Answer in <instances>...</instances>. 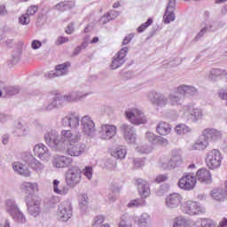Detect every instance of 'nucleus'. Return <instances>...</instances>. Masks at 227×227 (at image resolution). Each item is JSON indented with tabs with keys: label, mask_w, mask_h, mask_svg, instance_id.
<instances>
[{
	"label": "nucleus",
	"mask_w": 227,
	"mask_h": 227,
	"mask_svg": "<svg viewBox=\"0 0 227 227\" xmlns=\"http://www.w3.org/2000/svg\"><path fill=\"white\" fill-rule=\"evenodd\" d=\"M20 189L25 194L30 195L26 198L28 213L30 215L37 217L40 215V199L33 197V194L38 192V184L25 182L21 184Z\"/></svg>",
	"instance_id": "f257e3e1"
},
{
	"label": "nucleus",
	"mask_w": 227,
	"mask_h": 227,
	"mask_svg": "<svg viewBox=\"0 0 227 227\" xmlns=\"http://www.w3.org/2000/svg\"><path fill=\"white\" fill-rule=\"evenodd\" d=\"M44 139L51 148H56V146L63 147L65 145H72V143H77L78 141L77 137L74 136L70 130H63L60 139L56 131L47 132L44 135Z\"/></svg>",
	"instance_id": "f03ea898"
},
{
	"label": "nucleus",
	"mask_w": 227,
	"mask_h": 227,
	"mask_svg": "<svg viewBox=\"0 0 227 227\" xmlns=\"http://www.w3.org/2000/svg\"><path fill=\"white\" fill-rule=\"evenodd\" d=\"M182 162V156L176 152H173L171 156H164L160 159L159 168L160 169H171L176 168Z\"/></svg>",
	"instance_id": "7ed1b4c3"
},
{
	"label": "nucleus",
	"mask_w": 227,
	"mask_h": 227,
	"mask_svg": "<svg viewBox=\"0 0 227 227\" xmlns=\"http://www.w3.org/2000/svg\"><path fill=\"white\" fill-rule=\"evenodd\" d=\"M223 155L219 149H213L209 151L206 156V164L209 169H217L221 167Z\"/></svg>",
	"instance_id": "20e7f679"
},
{
	"label": "nucleus",
	"mask_w": 227,
	"mask_h": 227,
	"mask_svg": "<svg viewBox=\"0 0 227 227\" xmlns=\"http://www.w3.org/2000/svg\"><path fill=\"white\" fill-rule=\"evenodd\" d=\"M126 118L130 121L133 125H141L146 123V117L145 114L141 112V110L137 108H132L125 113Z\"/></svg>",
	"instance_id": "39448f33"
},
{
	"label": "nucleus",
	"mask_w": 227,
	"mask_h": 227,
	"mask_svg": "<svg viewBox=\"0 0 227 227\" xmlns=\"http://www.w3.org/2000/svg\"><path fill=\"white\" fill-rule=\"evenodd\" d=\"M198 183L196 176L194 175L188 173L184 174L178 181V187L183 191H192L196 187Z\"/></svg>",
	"instance_id": "423d86ee"
},
{
	"label": "nucleus",
	"mask_w": 227,
	"mask_h": 227,
	"mask_svg": "<svg viewBox=\"0 0 227 227\" xmlns=\"http://www.w3.org/2000/svg\"><path fill=\"white\" fill-rule=\"evenodd\" d=\"M82 175V170H81V168L77 167H72L69 168L66 176V182L67 185H71V187L77 185V184L81 182Z\"/></svg>",
	"instance_id": "0eeeda50"
},
{
	"label": "nucleus",
	"mask_w": 227,
	"mask_h": 227,
	"mask_svg": "<svg viewBox=\"0 0 227 227\" xmlns=\"http://www.w3.org/2000/svg\"><path fill=\"white\" fill-rule=\"evenodd\" d=\"M179 95H192L193 93H196V90L194 87H189L186 85H181L177 88V92L176 95L170 96V104L171 106H178V102H180V98H178Z\"/></svg>",
	"instance_id": "6e6552de"
},
{
	"label": "nucleus",
	"mask_w": 227,
	"mask_h": 227,
	"mask_svg": "<svg viewBox=\"0 0 227 227\" xmlns=\"http://www.w3.org/2000/svg\"><path fill=\"white\" fill-rule=\"evenodd\" d=\"M182 210L184 214H189V215H198L201 214V207L198 205V202L188 200L182 205Z\"/></svg>",
	"instance_id": "1a4fd4ad"
},
{
	"label": "nucleus",
	"mask_w": 227,
	"mask_h": 227,
	"mask_svg": "<svg viewBox=\"0 0 227 227\" xmlns=\"http://www.w3.org/2000/svg\"><path fill=\"white\" fill-rule=\"evenodd\" d=\"M127 52H129V48H122L114 57L110 66L112 70H116V68H120L123 63H125V56H127Z\"/></svg>",
	"instance_id": "9d476101"
},
{
	"label": "nucleus",
	"mask_w": 227,
	"mask_h": 227,
	"mask_svg": "<svg viewBox=\"0 0 227 227\" xmlns=\"http://www.w3.org/2000/svg\"><path fill=\"white\" fill-rule=\"evenodd\" d=\"M82 132L85 136H91L95 133V122L90 116H84L82 119Z\"/></svg>",
	"instance_id": "9b49d317"
},
{
	"label": "nucleus",
	"mask_w": 227,
	"mask_h": 227,
	"mask_svg": "<svg viewBox=\"0 0 227 227\" xmlns=\"http://www.w3.org/2000/svg\"><path fill=\"white\" fill-rule=\"evenodd\" d=\"M7 212H9L14 219L20 221V223H26V217L19 210L17 206L13 204L12 200L7 201Z\"/></svg>",
	"instance_id": "f8f14e48"
},
{
	"label": "nucleus",
	"mask_w": 227,
	"mask_h": 227,
	"mask_svg": "<svg viewBox=\"0 0 227 227\" xmlns=\"http://www.w3.org/2000/svg\"><path fill=\"white\" fill-rule=\"evenodd\" d=\"M202 137L208 142V143H215V141H219L221 139L222 135L217 129H206L203 133Z\"/></svg>",
	"instance_id": "ddd939ff"
},
{
	"label": "nucleus",
	"mask_w": 227,
	"mask_h": 227,
	"mask_svg": "<svg viewBox=\"0 0 227 227\" xmlns=\"http://www.w3.org/2000/svg\"><path fill=\"white\" fill-rule=\"evenodd\" d=\"M183 200L182 195L178 193H172L166 198V206L168 208H177V207L182 205Z\"/></svg>",
	"instance_id": "4468645a"
},
{
	"label": "nucleus",
	"mask_w": 227,
	"mask_h": 227,
	"mask_svg": "<svg viewBox=\"0 0 227 227\" xmlns=\"http://www.w3.org/2000/svg\"><path fill=\"white\" fill-rule=\"evenodd\" d=\"M116 136V128L114 125H103L100 131L101 139H113Z\"/></svg>",
	"instance_id": "2eb2a0df"
},
{
	"label": "nucleus",
	"mask_w": 227,
	"mask_h": 227,
	"mask_svg": "<svg viewBox=\"0 0 227 227\" xmlns=\"http://www.w3.org/2000/svg\"><path fill=\"white\" fill-rule=\"evenodd\" d=\"M66 152L71 157H79L84 153V147L81 144L72 143L67 145Z\"/></svg>",
	"instance_id": "dca6fc26"
},
{
	"label": "nucleus",
	"mask_w": 227,
	"mask_h": 227,
	"mask_svg": "<svg viewBox=\"0 0 227 227\" xmlns=\"http://www.w3.org/2000/svg\"><path fill=\"white\" fill-rule=\"evenodd\" d=\"M34 153L36 157L41 159V160H49V158L51 157L49 149L43 144H38L34 147Z\"/></svg>",
	"instance_id": "f3484780"
},
{
	"label": "nucleus",
	"mask_w": 227,
	"mask_h": 227,
	"mask_svg": "<svg viewBox=\"0 0 227 227\" xmlns=\"http://www.w3.org/2000/svg\"><path fill=\"white\" fill-rule=\"evenodd\" d=\"M196 178L200 184H210L212 182V173L208 168H200L196 173Z\"/></svg>",
	"instance_id": "a211bd4d"
},
{
	"label": "nucleus",
	"mask_w": 227,
	"mask_h": 227,
	"mask_svg": "<svg viewBox=\"0 0 227 227\" xmlns=\"http://www.w3.org/2000/svg\"><path fill=\"white\" fill-rule=\"evenodd\" d=\"M74 160L67 156H55L52 160L54 168H68Z\"/></svg>",
	"instance_id": "6ab92c4d"
},
{
	"label": "nucleus",
	"mask_w": 227,
	"mask_h": 227,
	"mask_svg": "<svg viewBox=\"0 0 227 227\" xmlns=\"http://www.w3.org/2000/svg\"><path fill=\"white\" fill-rule=\"evenodd\" d=\"M137 185L141 198L146 199L148 196H150V186L148 182L143 179H137Z\"/></svg>",
	"instance_id": "aec40b11"
},
{
	"label": "nucleus",
	"mask_w": 227,
	"mask_h": 227,
	"mask_svg": "<svg viewBox=\"0 0 227 227\" xmlns=\"http://www.w3.org/2000/svg\"><path fill=\"white\" fill-rule=\"evenodd\" d=\"M58 215L61 221H68L70 215H72V207L65 204L60 205L59 207Z\"/></svg>",
	"instance_id": "412c9836"
},
{
	"label": "nucleus",
	"mask_w": 227,
	"mask_h": 227,
	"mask_svg": "<svg viewBox=\"0 0 227 227\" xmlns=\"http://www.w3.org/2000/svg\"><path fill=\"white\" fill-rule=\"evenodd\" d=\"M64 123H67L71 129L79 127V115L77 114H69L63 119Z\"/></svg>",
	"instance_id": "4be33fe9"
},
{
	"label": "nucleus",
	"mask_w": 227,
	"mask_h": 227,
	"mask_svg": "<svg viewBox=\"0 0 227 227\" xmlns=\"http://www.w3.org/2000/svg\"><path fill=\"white\" fill-rule=\"evenodd\" d=\"M211 198L215 200V201H224L227 200V181L225 182V191L223 192L219 189H215L211 191Z\"/></svg>",
	"instance_id": "5701e85b"
},
{
	"label": "nucleus",
	"mask_w": 227,
	"mask_h": 227,
	"mask_svg": "<svg viewBox=\"0 0 227 227\" xmlns=\"http://www.w3.org/2000/svg\"><path fill=\"white\" fill-rule=\"evenodd\" d=\"M185 116H187V120L198 121L203 116V114L198 108H189V111L185 113Z\"/></svg>",
	"instance_id": "b1692460"
},
{
	"label": "nucleus",
	"mask_w": 227,
	"mask_h": 227,
	"mask_svg": "<svg viewBox=\"0 0 227 227\" xmlns=\"http://www.w3.org/2000/svg\"><path fill=\"white\" fill-rule=\"evenodd\" d=\"M70 67V62H66L63 64L57 65L55 67L54 77H59L61 75H67L68 72V67Z\"/></svg>",
	"instance_id": "393cba45"
},
{
	"label": "nucleus",
	"mask_w": 227,
	"mask_h": 227,
	"mask_svg": "<svg viewBox=\"0 0 227 227\" xmlns=\"http://www.w3.org/2000/svg\"><path fill=\"white\" fill-rule=\"evenodd\" d=\"M160 136H168L171 133V126L168 122H160L156 128Z\"/></svg>",
	"instance_id": "a878e982"
},
{
	"label": "nucleus",
	"mask_w": 227,
	"mask_h": 227,
	"mask_svg": "<svg viewBox=\"0 0 227 227\" xmlns=\"http://www.w3.org/2000/svg\"><path fill=\"white\" fill-rule=\"evenodd\" d=\"M208 140L202 136L200 139L192 145L191 150H205L208 146Z\"/></svg>",
	"instance_id": "bb28decb"
},
{
	"label": "nucleus",
	"mask_w": 227,
	"mask_h": 227,
	"mask_svg": "<svg viewBox=\"0 0 227 227\" xmlns=\"http://www.w3.org/2000/svg\"><path fill=\"white\" fill-rule=\"evenodd\" d=\"M13 169L20 175H22V176H29L30 175L29 170L21 163H14Z\"/></svg>",
	"instance_id": "cd10ccee"
},
{
	"label": "nucleus",
	"mask_w": 227,
	"mask_h": 227,
	"mask_svg": "<svg viewBox=\"0 0 227 227\" xmlns=\"http://www.w3.org/2000/svg\"><path fill=\"white\" fill-rule=\"evenodd\" d=\"M174 227H191V223L184 216H177L175 219Z\"/></svg>",
	"instance_id": "c85d7f7f"
},
{
	"label": "nucleus",
	"mask_w": 227,
	"mask_h": 227,
	"mask_svg": "<svg viewBox=\"0 0 227 227\" xmlns=\"http://www.w3.org/2000/svg\"><path fill=\"white\" fill-rule=\"evenodd\" d=\"M150 98L153 100V104H156L157 106H164L166 104V100L164 99V97L159 96L157 93H151Z\"/></svg>",
	"instance_id": "c756f323"
},
{
	"label": "nucleus",
	"mask_w": 227,
	"mask_h": 227,
	"mask_svg": "<svg viewBox=\"0 0 227 227\" xmlns=\"http://www.w3.org/2000/svg\"><path fill=\"white\" fill-rule=\"evenodd\" d=\"M163 20L165 24H169V22H173L175 20V11H169V7L167 8L165 14L163 16Z\"/></svg>",
	"instance_id": "7c9ffc66"
},
{
	"label": "nucleus",
	"mask_w": 227,
	"mask_h": 227,
	"mask_svg": "<svg viewBox=\"0 0 227 227\" xmlns=\"http://www.w3.org/2000/svg\"><path fill=\"white\" fill-rule=\"evenodd\" d=\"M53 191L56 194H67V188H59V181L54 180L53 181Z\"/></svg>",
	"instance_id": "2f4dec72"
},
{
	"label": "nucleus",
	"mask_w": 227,
	"mask_h": 227,
	"mask_svg": "<svg viewBox=\"0 0 227 227\" xmlns=\"http://www.w3.org/2000/svg\"><path fill=\"white\" fill-rule=\"evenodd\" d=\"M148 223H150V215L148 214H144L139 218L137 224L139 227L148 226Z\"/></svg>",
	"instance_id": "473e14b6"
},
{
	"label": "nucleus",
	"mask_w": 227,
	"mask_h": 227,
	"mask_svg": "<svg viewBox=\"0 0 227 227\" xmlns=\"http://www.w3.org/2000/svg\"><path fill=\"white\" fill-rule=\"evenodd\" d=\"M176 134H179L182 136V134H187L188 132H191V128L185 126V124H179L175 129Z\"/></svg>",
	"instance_id": "72a5a7b5"
},
{
	"label": "nucleus",
	"mask_w": 227,
	"mask_h": 227,
	"mask_svg": "<svg viewBox=\"0 0 227 227\" xmlns=\"http://www.w3.org/2000/svg\"><path fill=\"white\" fill-rule=\"evenodd\" d=\"M106 221V216L103 215H98L94 217L92 226L97 227L100 226V224H103V223Z\"/></svg>",
	"instance_id": "f704fd0d"
},
{
	"label": "nucleus",
	"mask_w": 227,
	"mask_h": 227,
	"mask_svg": "<svg viewBox=\"0 0 227 227\" xmlns=\"http://www.w3.org/2000/svg\"><path fill=\"white\" fill-rule=\"evenodd\" d=\"M198 227H214V222L209 219H201L198 224Z\"/></svg>",
	"instance_id": "c9c22d12"
},
{
	"label": "nucleus",
	"mask_w": 227,
	"mask_h": 227,
	"mask_svg": "<svg viewBox=\"0 0 227 227\" xmlns=\"http://www.w3.org/2000/svg\"><path fill=\"white\" fill-rule=\"evenodd\" d=\"M152 24H153V20L152 19H148V20L145 23L142 24L137 28V32L143 33V31H145V29H146L147 27H149V26H152Z\"/></svg>",
	"instance_id": "e433bc0d"
},
{
	"label": "nucleus",
	"mask_w": 227,
	"mask_h": 227,
	"mask_svg": "<svg viewBox=\"0 0 227 227\" xmlns=\"http://www.w3.org/2000/svg\"><path fill=\"white\" fill-rule=\"evenodd\" d=\"M83 175L89 180H91V178H93V168H91V167H85V169H83Z\"/></svg>",
	"instance_id": "4c0bfd02"
},
{
	"label": "nucleus",
	"mask_w": 227,
	"mask_h": 227,
	"mask_svg": "<svg viewBox=\"0 0 227 227\" xmlns=\"http://www.w3.org/2000/svg\"><path fill=\"white\" fill-rule=\"evenodd\" d=\"M29 22H30L29 15H27V13L20 17V24H22L23 26H27Z\"/></svg>",
	"instance_id": "58836bf2"
},
{
	"label": "nucleus",
	"mask_w": 227,
	"mask_h": 227,
	"mask_svg": "<svg viewBox=\"0 0 227 227\" xmlns=\"http://www.w3.org/2000/svg\"><path fill=\"white\" fill-rule=\"evenodd\" d=\"M126 155H127V151L125 149L117 150L114 153V157H117V159H125Z\"/></svg>",
	"instance_id": "ea45409f"
},
{
	"label": "nucleus",
	"mask_w": 227,
	"mask_h": 227,
	"mask_svg": "<svg viewBox=\"0 0 227 227\" xmlns=\"http://www.w3.org/2000/svg\"><path fill=\"white\" fill-rule=\"evenodd\" d=\"M166 180H168V175L166 174L158 175L155 178L156 184H162V182H166Z\"/></svg>",
	"instance_id": "a19ab883"
},
{
	"label": "nucleus",
	"mask_w": 227,
	"mask_h": 227,
	"mask_svg": "<svg viewBox=\"0 0 227 227\" xmlns=\"http://www.w3.org/2000/svg\"><path fill=\"white\" fill-rule=\"evenodd\" d=\"M38 12V6L36 5H31L30 7L27 8V14L28 15H35Z\"/></svg>",
	"instance_id": "79ce46f5"
},
{
	"label": "nucleus",
	"mask_w": 227,
	"mask_h": 227,
	"mask_svg": "<svg viewBox=\"0 0 227 227\" xmlns=\"http://www.w3.org/2000/svg\"><path fill=\"white\" fill-rule=\"evenodd\" d=\"M111 14H109V13H106V14H105L104 16H102L101 18H100V20H99V22L101 23V24H107V22H109V20H111Z\"/></svg>",
	"instance_id": "37998d69"
},
{
	"label": "nucleus",
	"mask_w": 227,
	"mask_h": 227,
	"mask_svg": "<svg viewBox=\"0 0 227 227\" xmlns=\"http://www.w3.org/2000/svg\"><path fill=\"white\" fill-rule=\"evenodd\" d=\"M134 207H141V202H139V200H131L130 203L128 204L129 208H132Z\"/></svg>",
	"instance_id": "c03bdc74"
},
{
	"label": "nucleus",
	"mask_w": 227,
	"mask_h": 227,
	"mask_svg": "<svg viewBox=\"0 0 227 227\" xmlns=\"http://www.w3.org/2000/svg\"><path fill=\"white\" fill-rule=\"evenodd\" d=\"M67 42H68V37L59 36L58 37L56 43L57 45H61L63 43H67Z\"/></svg>",
	"instance_id": "a18cd8bd"
},
{
	"label": "nucleus",
	"mask_w": 227,
	"mask_h": 227,
	"mask_svg": "<svg viewBox=\"0 0 227 227\" xmlns=\"http://www.w3.org/2000/svg\"><path fill=\"white\" fill-rule=\"evenodd\" d=\"M31 45L32 49H34V51H36V49H40L42 47V43L38 40H34Z\"/></svg>",
	"instance_id": "49530a36"
},
{
	"label": "nucleus",
	"mask_w": 227,
	"mask_h": 227,
	"mask_svg": "<svg viewBox=\"0 0 227 227\" xmlns=\"http://www.w3.org/2000/svg\"><path fill=\"white\" fill-rule=\"evenodd\" d=\"M134 38V35H127L122 42L123 45H127L128 43H130L132 42V39Z\"/></svg>",
	"instance_id": "de8ad7c7"
},
{
	"label": "nucleus",
	"mask_w": 227,
	"mask_h": 227,
	"mask_svg": "<svg viewBox=\"0 0 227 227\" xmlns=\"http://www.w3.org/2000/svg\"><path fill=\"white\" fill-rule=\"evenodd\" d=\"M80 204L81 205H88V195H86V194L81 195Z\"/></svg>",
	"instance_id": "09e8293b"
},
{
	"label": "nucleus",
	"mask_w": 227,
	"mask_h": 227,
	"mask_svg": "<svg viewBox=\"0 0 227 227\" xmlns=\"http://www.w3.org/2000/svg\"><path fill=\"white\" fill-rule=\"evenodd\" d=\"M176 4V0H169L168 5L167 6V8H168V11L173 10V12H175V4Z\"/></svg>",
	"instance_id": "8fccbe9b"
},
{
	"label": "nucleus",
	"mask_w": 227,
	"mask_h": 227,
	"mask_svg": "<svg viewBox=\"0 0 227 227\" xmlns=\"http://www.w3.org/2000/svg\"><path fill=\"white\" fill-rule=\"evenodd\" d=\"M219 98L222 99V100H227V91L226 90H220L219 91Z\"/></svg>",
	"instance_id": "3c124183"
},
{
	"label": "nucleus",
	"mask_w": 227,
	"mask_h": 227,
	"mask_svg": "<svg viewBox=\"0 0 227 227\" xmlns=\"http://www.w3.org/2000/svg\"><path fill=\"white\" fill-rule=\"evenodd\" d=\"M218 227H227V218L224 217L222 219V221H220V223H218Z\"/></svg>",
	"instance_id": "603ef678"
},
{
	"label": "nucleus",
	"mask_w": 227,
	"mask_h": 227,
	"mask_svg": "<svg viewBox=\"0 0 227 227\" xmlns=\"http://www.w3.org/2000/svg\"><path fill=\"white\" fill-rule=\"evenodd\" d=\"M158 145L160 146H166V145H168V140L166 138H160L158 141Z\"/></svg>",
	"instance_id": "864d4df0"
},
{
	"label": "nucleus",
	"mask_w": 227,
	"mask_h": 227,
	"mask_svg": "<svg viewBox=\"0 0 227 227\" xmlns=\"http://www.w3.org/2000/svg\"><path fill=\"white\" fill-rule=\"evenodd\" d=\"M119 227H132V225L127 223V221L121 220L119 223Z\"/></svg>",
	"instance_id": "5fc2aeb1"
},
{
	"label": "nucleus",
	"mask_w": 227,
	"mask_h": 227,
	"mask_svg": "<svg viewBox=\"0 0 227 227\" xmlns=\"http://www.w3.org/2000/svg\"><path fill=\"white\" fill-rule=\"evenodd\" d=\"M67 35H72L74 33V27L72 26H67L66 29Z\"/></svg>",
	"instance_id": "6e6d98bb"
},
{
	"label": "nucleus",
	"mask_w": 227,
	"mask_h": 227,
	"mask_svg": "<svg viewBox=\"0 0 227 227\" xmlns=\"http://www.w3.org/2000/svg\"><path fill=\"white\" fill-rule=\"evenodd\" d=\"M81 51H82V47L77 46L74 51V56H77V54H79V52H81Z\"/></svg>",
	"instance_id": "4d7b16f0"
},
{
	"label": "nucleus",
	"mask_w": 227,
	"mask_h": 227,
	"mask_svg": "<svg viewBox=\"0 0 227 227\" xmlns=\"http://www.w3.org/2000/svg\"><path fill=\"white\" fill-rule=\"evenodd\" d=\"M150 152H152V148L151 147H149V148H144V149H141L140 150V153H150Z\"/></svg>",
	"instance_id": "13d9d810"
},
{
	"label": "nucleus",
	"mask_w": 227,
	"mask_h": 227,
	"mask_svg": "<svg viewBox=\"0 0 227 227\" xmlns=\"http://www.w3.org/2000/svg\"><path fill=\"white\" fill-rule=\"evenodd\" d=\"M6 13V7L4 5L0 6V15H4Z\"/></svg>",
	"instance_id": "bf43d9fd"
},
{
	"label": "nucleus",
	"mask_w": 227,
	"mask_h": 227,
	"mask_svg": "<svg viewBox=\"0 0 227 227\" xmlns=\"http://www.w3.org/2000/svg\"><path fill=\"white\" fill-rule=\"evenodd\" d=\"M74 100H75V99L72 98V96H66L64 98L65 102H74Z\"/></svg>",
	"instance_id": "052dcab7"
},
{
	"label": "nucleus",
	"mask_w": 227,
	"mask_h": 227,
	"mask_svg": "<svg viewBox=\"0 0 227 227\" xmlns=\"http://www.w3.org/2000/svg\"><path fill=\"white\" fill-rule=\"evenodd\" d=\"M99 42L98 37H93V39L90 41V43H98Z\"/></svg>",
	"instance_id": "680f3d73"
},
{
	"label": "nucleus",
	"mask_w": 227,
	"mask_h": 227,
	"mask_svg": "<svg viewBox=\"0 0 227 227\" xmlns=\"http://www.w3.org/2000/svg\"><path fill=\"white\" fill-rule=\"evenodd\" d=\"M227 0H215L216 4H221L222 3H226Z\"/></svg>",
	"instance_id": "e2e57ef3"
},
{
	"label": "nucleus",
	"mask_w": 227,
	"mask_h": 227,
	"mask_svg": "<svg viewBox=\"0 0 227 227\" xmlns=\"http://www.w3.org/2000/svg\"><path fill=\"white\" fill-rule=\"evenodd\" d=\"M0 227H3V225H0ZM4 227H10V223L6 222Z\"/></svg>",
	"instance_id": "0e129e2a"
},
{
	"label": "nucleus",
	"mask_w": 227,
	"mask_h": 227,
	"mask_svg": "<svg viewBox=\"0 0 227 227\" xmlns=\"http://www.w3.org/2000/svg\"><path fill=\"white\" fill-rule=\"evenodd\" d=\"M3 143H4V145H6L8 143V138H4Z\"/></svg>",
	"instance_id": "69168bd1"
},
{
	"label": "nucleus",
	"mask_w": 227,
	"mask_h": 227,
	"mask_svg": "<svg viewBox=\"0 0 227 227\" xmlns=\"http://www.w3.org/2000/svg\"><path fill=\"white\" fill-rule=\"evenodd\" d=\"M146 136H147V137H150V136H153V134L147 133Z\"/></svg>",
	"instance_id": "338daca9"
},
{
	"label": "nucleus",
	"mask_w": 227,
	"mask_h": 227,
	"mask_svg": "<svg viewBox=\"0 0 227 227\" xmlns=\"http://www.w3.org/2000/svg\"><path fill=\"white\" fill-rule=\"evenodd\" d=\"M114 8H118V5L116 4H114Z\"/></svg>",
	"instance_id": "774afa93"
}]
</instances>
